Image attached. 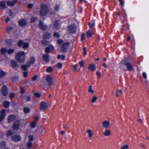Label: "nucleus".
Here are the masks:
<instances>
[{
  "mask_svg": "<svg viewBox=\"0 0 149 149\" xmlns=\"http://www.w3.org/2000/svg\"><path fill=\"white\" fill-rule=\"evenodd\" d=\"M26 54L24 51H21L17 53L15 56V59L20 63L24 62L26 60L25 56Z\"/></svg>",
  "mask_w": 149,
  "mask_h": 149,
  "instance_id": "f257e3e1",
  "label": "nucleus"
},
{
  "mask_svg": "<svg viewBox=\"0 0 149 149\" xmlns=\"http://www.w3.org/2000/svg\"><path fill=\"white\" fill-rule=\"evenodd\" d=\"M123 65H125L126 66L127 70L128 71H132L134 68L133 65L127 62V59L125 58L122 59L120 63L121 67H122Z\"/></svg>",
  "mask_w": 149,
  "mask_h": 149,
  "instance_id": "f03ea898",
  "label": "nucleus"
},
{
  "mask_svg": "<svg viewBox=\"0 0 149 149\" xmlns=\"http://www.w3.org/2000/svg\"><path fill=\"white\" fill-rule=\"evenodd\" d=\"M49 8L45 4L41 5V7L40 11V14L41 16L45 15L48 12Z\"/></svg>",
  "mask_w": 149,
  "mask_h": 149,
  "instance_id": "7ed1b4c3",
  "label": "nucleus"
},
{
  "mask_svg": "<svg viewBox=\"0 0 149 149\" xmlns=\"http://www.w3.org/2000/svg\"><path fill=\"white\" fill-rule=\"evenodd\" d=\"M68 29L69 32L72 33H75L77 30V27L74 24H72L68 25Z\"/></svg>",
  "mask_w": 149,
  "mask_h": 149,
  "instance_id": "20e7f679",
  "label": "nucleus"
},
{
  "mask_svg": "<svg viewBox=\"0 0 149 149\" xmlns=\"http://www.w3.org/2000/svg\"><path fill=\"white\" fill-rule=\"evenodd\" d=\"M69 42H65L63 43L61 46V49L63 52H66L69 47Z\"/></svg>",
  "mask_w": 149,
  "mask_h": 149,
  "instance_id": "39448f33",
  "label": "nucleus"
},
{
  "mask_svg": "<svg viewBox=\"0 0 149 149\" xmlns=\"http://www.w3.org/2000/svg\"><path fill=\"white\" fill-rule=\"evenodd\" d=\"M20 127V121L19 120H16L14 123L13 126V129L15 130L19 129Z\"/></svg>",
  "mask_w": 149,
  "mask_h": 149,
  "instance_id": "423d86ee",
  "label": "nucleus"
},
{
  "mask_svg": "<svg viewBox=\"0 0 149 149\" xmlns=\"http://www.w3.org/2000/svg\"><path fill=\"white\" fill-rule=\"evenodd\" d=\"M46 80L48 83L49 86H51L53 84V81L52 77L50 75H47L46 77Z\"/></svg>",
  "mask_w": 149,
  "mask_h": 149,
  "instance_id": "0eeeda50",
  "label": "nucleus"
},
{
  "mask_svg": "<svg viewBox=\"0 0 149 149\" xmlns=\"http://www.w3.org/2000/svg\"><path fill=\"white\" fill-rule=\"evenodd\" d=\"M39 26L40 29L43 30H45L47 28V26L45 24H44L43 22H42L41 21H40L39 22Z\"/></svg>",
  "mask_w": 149,
  "mask_h": 149,
  "instance_id": "6e6552de",
  "label": "nucleus"
},
{
  "mask_svg": "<svg viewBox=\"0 0 149 149\" xmlns=\"http://www.w3.org/2000/svg\"><path fill=\"white\" fill-rule=\"evenodd\" d=\"M36 59L34 56H32L30 58L29 60L27 62L29 65H30V66L32 64H34L36 62Z\"/></svg>",
  "mask_w": 149,
  "mask_h": 149,
  "instance_id": "1a4fd4ad",
  "label": "nucleus"
},
{
  "mask_svg": "<svg viewBox=\"0 0 149 149\" xmlns=\"http://www.w3.org/2000/svg\"><path fill=\"white\" fill-rule=\"evenodd\" d=\"M6 110L4 109H2L1 111L0 116V122H1L5 116Z\"/></svg>",
  "mask_w": 149,
  "mask_h": 149,
  "instance_id": "9d476101",
  "label": "nucleus"
},
{
  "mask_svg": "<svg viewBox=\"0 0 149 149\" xmlns=\"http://www.w3.org/2000/svg\"><path fill=\"white\" fill-rule=\"evenodd\" d=\"M1 92L2 94L4 96H6L8 94V88L5 85L3 86L2 88Z\"/></svg>",
  "mask_w": 149,
  "mask_h": 149,
  "instance_id": "9b49d317",
  "label": "nucleus"
},
{
  "mask_svg": "<svg viewBox=\"0 0 149 149\" xmlns=\"http://www.w3.org/2000/svg\"><path fill=\"white\" fill-rule=\"evenodd\" d=\"M48 107L46 103L43 102L40 103V110H44Z\"/></svg>",
  "mask_w": 149,
  "mask_h": 149,
  "instance_id": "f8f14e48",
  "label": "nucleus"
},
{
  "mask_svg": "<svg viewBox=\"0 0 149 149\" xmlns=\"http://www.w3.org/2000/svg\"><path fill=\"white\" fill-rule=\"evenodd\" d=\"M12 139L15 142H18L21 140V139L20 136L15 135L11 137Z\"/></svg>",
  "mask_w": 149,
  "mask_h": 149,
  "instance_id": "ddd939ff",
  "label": "nucleus"
},
{
  "mask_svg": "<svg viewBox=\"0 0 149 149\" xmlns=\"http://www.w3.org/2000/svg\"><path fill=\"white\" fill-rule=\"evenodd\" d=\"M103 127L104 128L107 129L110 125V122L108 120H104L102 123Z\"/></svg>",
  "mask_w": 149,
  "mask_h": 149,
  "instance_id": "4468645a",
  "label": "nucleus"
},
{
  "mask_svg": "<svg viewBox=\"0 0 149 149\" xmlns=\"http://www.w3.org/2000/svg\"><path fill=\"white\" fill-rule=\"evenodd\" d=\"M60 20H56L53 23L54 27L56 29H58L60 26Z\"/></svg>",
  "mask_w": 149,
  "mask_h": 149,
  "instance_id": "2eb2a0df",
  "label": "nucleus"
},
{
  "mask_svg": "<svg viewBox=\"0 0 149 149\" xmlns=\"http://www.w3.org/2000/svg\"><path fill=\"white\" fill-rule=\"evenodd\" d=\"M16 116L13 115H10L8 117V120L9 123L14 121L16 119Z\"/></svg>",
  "mask_w": 149,
  "mask_h": 149,
  "instance_id": "dca6fc26",
  "label": "nucleus"
},
{
  "mask_svg": "<svg viewBox=\"0 0 149 149\" xmlns=\"http://www.w3.org/2000/svg\"><path fill=\"white\" fill-rule=\"evenodd\" d=\"M54 49V46L52 45H49L45 48V52L47 53H49L51 51L53 50Z\"/></svg>",
  "mask_w": 149,
  "mask_h": 149,
  "instance_id": "f3484780",
  "label": "nucleus"
},
{
  "mask_svg": "<svg viewBox=\"0 0 149 149\" xmlns=\"http://www.w3.org/2000/svg\"><path fill=\"white\" fill-rule=\"evenodd\" d=\"M42 58L43 60L46 62H49V55L48 54H44L42 56Z\"/></svg>",
  "mask_w": 149,
  "mask_h": 149,
  "instance_id": "a211bd4d",
  "label": "nucleus"
},
{
  "mask_svg": "<svg viewBox=\"0 0 149 149\" xmlns=\"http://www.w3.org/2000/svg\"><path fill=\"white\" fill-rule=\"evenodd\" d=\"M96 68V65L95 64H91L89 65L88 69L91 71H94Z\"/></svg>",
  "mask_w": 149,
  "mask_h": 149,
  "instance_id": "6ab92c4d",
  "label": "nucleus"
},
{
  "mask_svg": "<svg viewBox=\"0 0 149 149\" xmlns=\"http://www.w3.org/2000/svg\"><path fill=\"white\" fill-rule=\"evenodd\" d=\"M19 23L20 26H24L26 25V22L25 20L22 19L19 21Z\"/></svg>",
  "mask_w": 149,
  "mask_h": 149,
  "instance_id": "aec40b11",
  "label": "nucleus"
},
{
  "mask_svg": "<svg viewBox=\"0 0 149 149\" xmlns=\"http://www.w3.org/2000/svg\"><path fill=\"white\" fill-rule=\"evenodd\" d=\"M30 67V65H29L28 63L26 64H24L22 66V68L24 71H26L27 70L28 68Z\"/></svg>",
  "mask_w": 149,
  "mask_h": 149,
  "instance_id": "412c9836",
  "label": "nucleus"
},
{
  "mask_svg": "<svg viewBox=\"0 0 149 149\" xmlns=\"http://www.w3.org/2000/svg\"><path fill=\"white\" fill-rule=\"evenodd\" d=\"M87 133L88 134V136L90 138L92 137L93 135V133L92 130L91 129H89L87 130Z\"/></svg>",
  "mask_w": 149,
  "mask_h": 149,
  "instance_id": "4be33fe9",
  "label": "nucleus"
},
{
  "mask_svg": "<svg viewBox=\"0 0 149 149\" xmlns=\"http://www.w3.org/2000/svg\"><path fill=\"white\" fill-rule=\"evenodd\" d=\"M16 0H14L13 1H7V4L8 5L10 6H14L15 2Z\"/></svg>",
  "mask_w": 149,
  "mask_h": 149,
  "instance_id": "5701e85b",
  "label": "nucleus"
},
{
  "mask_svg": "<svg viewBox=\"0 0 149 149\" xmlns=\"http://www.w3.org/2000/svg\"><path fill=\"white\" fill-rule=\"evenodd\" d=\"M8 50L5 48H2L1 49V52L2 54L3 55H6Z\"/></svg>",
  "mask_w": 149,
  "mask_h": 149,
  "instance_id": "b1692460",
  "label": "nucleus"
},
{
  "mask_svg": "<svg viewBox=\"0 0 149 149\" xmlns=\"http://www.w3.org/2000/svg\"><path fill=\"white\" fill-rule=\"evenodd\" d=\"M111 132V131L107 129H106L104 132V134L105 136H108L110 135Z\"/></svg>",
  "mask_w": 149,
  "mask_h": 149,
  "instance_id": "393cba45",
  "label": "nucleus"
},
{
  "mask_svg": "<svg viewBox=\"0 0 149 149\" xmlns=\"http://www.w3.org/2000/svg\"><path fill=\"white\" fill-rule=\"evenodd\" d=\"M51 34L50 33L46 32L43 35L44 38L45 39H49L51 37Z\"/></svg>",
  "mask_w": 149,
  "mask_h": 149,
  "instance_id": "a878e982",
  "label": "nucleus"
},
{
  "mask_svg": "<svg viewBox=\"0 0 149 149\" xmlns=\"http://www.w3.org/2000/svg\"><path fill=\"white\" fill-rule=\"evenodd\" d=\"M93 34V33L92 31H91V30H88L87 31L86 33V36L88 38L91 37L92 36Z\"/></svg>",
  "mask_w": 149,
  "mask_h": 149,
  "instance_id": "bb28decb",
  "label": "nucleus"
},
{
  "mask_svg": "<svg viewBox=\"0 0 149 149\" xmlns=\"http://www.w3.org/2000/svg\"><path fill=\"white\" fill-rule=\"evenodd\" d=\"M6 147V143L4 141H3L0 144L1 149H5Z\"/></svg>",
  "mask_w": 149,
  "mask_h": 149,
  "instance_id": "cd10ccee",
  "label": "nucleus"
},
{
  "mask_svg": "<svg viewBox=\"0 0 149 149\" xmlns=\"http://www.w3.org/2000/svg\"><path fill=\"white\" fill-rule=\"evenodd\" d=\"M0 6L3 8H6V6L5 1H0Z\"/></svg>",
  "mask_w": 149,
  "mask_h": 149,
  "instance_id": "c85d7f7f",
  "label": "nucleus"
},
{
  "mask_svg": "<svg viewBox=\"0 0 149 149\" xmlns=\"http://www.w3.org/2000/svg\"><path fill=\"white\" fill-rule=\"evenodd\" d=\"M78 65H75L73 66V70L74 72L78 71H79L80 69L79 68H77Z\"/></svg>",
  "mask_w": 149,
  "mask_h": 149,
  "instance_id": "c756f323",
  "label": "nucleus"
},
{
  "mask_svg": "<svg viewBox=\"0 0 149 149\" xmlns=\"http://www.w3.org/2000/svg\"><path fill=\"white\" fill-rule=\"evenodd\" d=\"M10 105V103L9 102L6 101L4 102L3 105L4 107L6 108L9 107Z\"/></svg>",
  "mask_w": 149,
  "mask_h": 149,
  "instance_id": "7c9ffc66",
  "label": "nucleus"
},
{
  "mask_svg": "<svg viewBox=\"0 0 149 149\" xmlns=\"http://www.w3.org/2000/svg\"><path fill=\"white\" fill-rule=\"evenodd\" d=\"M36 125V123L35 121H32L31 122L30 124V127L32 128H34L35 127Z\"/></svg>",
  "mask_w": 149,
  "mask_h": 149,
  "instance_id": "2f4dec72",
  "label": "nucleus"
},
{
  "mask_svg": "<svg viewBox=\"0 0 149 149\" xmlns=\"http://www.w3.org/2000/svg\"><path fill=\"white\" fill-rule=\"evenodd\" d=\"M6 74V73L2 70H0V78L3 77Z\"/></svg>",
  "mask_w": 149,
  "mask_h": 149,
  "instance_id": "473e14b6",
  "label": "nucleus"
},
{
  "mask_svg": "<svg viewBox=\"0 0 149 149\" xmlns=\"http://www.w3.org/2000/svg\"><path fill=\"white\" fill-rule=\"evenodd\" d=\"M97 99V97H96L95 96H94L93 97L91 100L92 103L93 104L95 103L96 102Z\"/></svg>",
  "mask_w": 149,
  "mask_h": 149,
  "instance_id": "72a5a7b5",
  "label": "nucleus"
},
{
  "mask_svg": "<svg viewBox=\"0 0 149 149\" xmlns=\"http://www.w3.org/2000/svg\"><path fill=\"white\" fill-rule=\"evenodd\" d=\"M11 63L12 67L15 68L17 66V62L15 61H11Z\"/></svg>",
  "mask_w": 149,
  "mask_h": 149,
  "instance_id": "f704fd0d",
  "label": "nucleus"
},
{
  "mask_svg": "<svg viewBox=\"0 0 149 149\" xmlns=\"http://www.w3.org/2000/svg\"><path fill=\"white\" fill-rule=\"evenodd\" d=\"M29 46V44L28 42H24L23 44V47L24 49H26L28 48Z\"/></svg>",
  "mask_w": 149,
  "mask_h": 149,
  "instance_id": "c9c22d12",
  "label": "nucleus"
},
{
  "mask_svg": "<svg viewBox=\"0 0 149 149\" xmlns=\"http://www.w3.org/2000/svg\"><path fill=\"white\" fill-rule=\"evenodd\" d=\"M61 4L59 3L56 5L55 7V9L56 10L58 11L61 8Z\"/></svg>",
  "mask_w": 149,
  "mask_h": 149,
  "instance_id": "e433bc0d",
  "label": "nucleus"
},
{
  "mask_svg": "<svg viewBox=\"0 0 149 149\" xmlns=\"http://www.w3.org/2000/svg\"><path fill=\"white\" fill-rule=\"evenodd\" d=\"M13 29V27L11 26H7L6 28L7 31L8 33H9Z\"/></svg>",
  "mask_w": 149,
  "mask_h": 149,
  "instance_id": "4c0bfd02",
  "label": "nucleus"
},
{
  "mask_svg": "<svg viewBox=\"0 0 149 149\" xmlns=\"http://www.w3.org/2000/svg\"><path fill=\"white\" fill-rule=\"evenodd\" d=\"M88 91L91 93H94V90L92 88V86H89V88L88 90Z\"/></svg>",
  "mask_w": 149,
  "mask_h": 149,
  "instance_id": "58836bf2",
  "label": "nucleus"
},
{
  "mask_svg": "<svg viewBox=\"0 0 149 149\" xmlns=\"http://www.w3.org/2000/svg\"><path fill=\"white\" fill-rule=\"evenodd\" d=\"M63 65L61 63H58L55 65L56 67L58 69H61L62 68Z\"/></svg>",
  "mask_w": 149,
  "mask_h": 149,
  "instance_id": "ea45409f",
  "label": "nucleus"
},
{
  "mask_svg": "<svg viewBox=\"0 0 149 149\" xmlns=\"http://www.w3.org/2000/svg\"><path fill=\"white\" fill-rule=\"evenodd\" d=\"M58 58L59 59H62V60H64L65 58V56L64 55H59L58 56Z\"/></svg>",
  "mask_w": 149,
  "mask_h": 149,
  "instance_id": "a19ab883",
  "label": "nucleus"
},
{
  "mask_svg": "<svg viewBox=\"0 0 149 149\" xmlns=\"http://www.w3.org/2000/svg\"><path fill=\"white\" fill-rule=\"evenodd\" d=\"M30 111V109L27 107H25L24 109V111L25 113H28Z\"/></svg>",
  "mask_w": 149,
  "mask_h": 149,
  "instance_id": "79ce46f5",
  "label": "nucleus"
},
{
  "mask_svg": "<svg viewBox=\"0 0 149 149\" xmlns=\"http://www.w3.org/2000/svg\"><path fill=\"white\" fill-rule=\"evenodd\" d=\"M46 71L48 72H51L53 70L52 67L50 66L48 67L46 69Z\"/></svg>",
  "mask_w": 149,
  "mask_h": 149,
  "instance_id": "37998d69",
  "label": "nucleus"
},
{
  "mask_svg": "<svg viewBox=\"0 0 149 149\" xmlns=\"http://www.w3.org/2000/svg\"><path fill=\"white\" fill-rule=\"evenodd\" d=\"M15 51L14 49H10L8 50L7 52L9 54L13 53Z\"/></svg>",
  "mask_w": 149,
  "mask_h": 149,
  "instance_id": "c03bdc74",
  "label": "nucleus"
},
{
  "mask_svg": "<svg viewBox=\"0 0 149 149\" xmlns=\"http://www.w3.org/2000/svg\"><path fill=\"white\" fill-rule=\"evenodd\" d=\"M32 145V141H29L27 143L26 146L29 148L31 147Z\"/></svg>",
  "mask_w": 149,
  "mask_h": 149,
  "instance_id": "a18cd8bd",
  "label": "nucleus"
},
{
  "mask_svg": "<svg viewBox=\"0 0 149 149\" xmlns=\"http://www.w3.org/2000/svg\"><path fill=\"white\" fill-rule=\"evenodd\" d=\"M13 133L12 132V130H10L7 132L6 135L8 136H10L13 134Z\"/></svg>",
  "mask_w": 149,
  "mask_h": 149,
  "instance_id": "49530a36",
  "label": "nucleus"
},
{
  "mask_svg": "<svg viewBox=\"0 0 149 149\" xmlns=\"http://www.w3.org/2000/svg\"><path fill=\"white\" fill-rule=\"evenodd\" d=\"M37 19V18L36 17H32L31 19V23L35 22Z\"/></svg>",
  "mask_w": 149,
  "mask_h": 149,
  "instance_id": "de8ad7c7",
  "label": "nucleus"
},
{
  "mask_svg": "<svg viewBox=\"0 0 149 149\" xmlns=\"http://www.w3.org/2000/svg\"><path fill=\"white\" fill-rule=\"evenodd\" d=\"M12 42V40L10 39H7L6 40V42L8 44H11Z\"/></svg>",
  "mask_w": 149,
  "mask_h": 149,
  "instance_id": "09e8293b",
  "label": "nucleus"
},
{
  "mask_svg": "<svg viewBox=\"0 0 149 149\" xmlns=\"http://www.w3.org/2000/svg\"><path fill=\"white\" fill-rule=\"evenodd\" d=\"M88 25L90 26V27L91 29H93V27L95 25L94 23H88Z\"/></svg>",
  "mask_w": 149,
  "mask_h": 149,
  "instance_id": "8fccbe9b",
  "label": "nucleus"
},
{
  "mask_svg": "<svg viewBox=\"0 0 149 149\" xmlns=\"http://www.w3.org/2000/svg\"><path fill=\"white\" fill-rule=\"evenodd\" d=\"M53 36L55 38H59L60 36L59 34L57 32H55L53 35Z\"/></svg>",
  "mask_w": 149,
  "mask_h": 149,
  "instance_id": "3c124183",
  "label": "nucleus"
},
{
  "mask_svg": "<svg viewBox=\"0 0 149 149\" xmlns=\"http://www.w3.org/2000/svg\"><path fill=\"white\" fill-rule=\"evenodd\" d=\"M84 61H82L79 62V64L80 67H82L84 66Z\"/></svg>",
  "mask_w": 149,
  "mask_h": 149,
  "instance_id": "603ef678",
  "label": "nucleus"
},
{
  "mask_svg": "<svg viewBox=\"0 0 149 149\" xmlns=\"http://www.w3.org/2000/svg\"><path fill=\"white\" fill-rule=\"evenodd\" d=\"M85 34L84 33H83L82 34L81 36V41H83L85 39Z\"/></svg>",
  "mask_w": 149,
  "mask_h": 149,
  "instance_id": "864d4df0",
  "label": "nucleus"
},
{
  "mask_svg": "<svg viewBox=\"0 0 149 149\" xmlns=\"http://www.w3.org/2000/svg\"><path fill=\"white\" fill-rule=\"evenodd\" d=\"M29 141H32L33 140V135H30L29 136Z\"/></svg>",
  "mask_w": 149,
  "mask_h": 149,
  "instance_id": "5fc2aeb1",
  "label": "nucleus"
},
{
  "mask_svg": "<svg viewBox=\"0 0 149 149\" xmlns=\"http://www.w3.org/2000/svg\"><path fill=\"white\" fill-rule=\"evenodd\" d=\"M42 44L44 45H47L48 44L49 42L48 41L45 40H43L42 42Z\"/></svg>",
  "mask_w": 149,
  "mask_h": 149,
  "instance_id": "6e6d98bb",
  "label": "nucleus"
},
{
  "mask_svg": "<svg viewBox=\"0 0 149 149\" xmlns=\"http://www.w3.org/2000/svg\"><path fill=\"white\" fill-rule=\"evenodd\" d=\"M23 42L22 40H20L18 42V45L19 47H21L22 45H23Z\"/></svg>",
  "mask_w": 149,
  "mask_h": 149,
  "instance_id": "4d7b16f0",
  "label": "nucleus"
},
{
  "mask_svg": "<svg viewBox=\"0 0 149 149\" xmlns=\"http://www.w3.org/2000/svg\"><path fill=\"white\" fill-rule=\"evenodd\" d=\"M129 148L127 144L124 145L122 147L121 149H128Z\"/></svg>",
  "mask_w": 149,
  "mask_h": 149,
  "instance_id": "13d9d810",
  "label": "nucleus"
},
{
  "mask_svg": "<svg viewBox=\"0 0 149 149\" xmlns=\"http://www.w3.org/2000/svg\"><path fill=\"white\" fill-rule=\"evenodd\" d=\"M15 94L13 93H11L9 95V97L10 99H12L15 96Z\"/></svg>",
  "mask_w": 149,
  "mask_h": 149,
  "instance_id": "bf43d9fd",
  "label": "nucleus"
},
{
  "mask_svg": "<svg viewBox=\"0 0 149 149\" xmlns=\"http://www.w3.org/2000/svg\"><path fill=\"white\" fill-rule=\"evenodd\" d=\"M20 93H23L25 92L24 89V88L22 87H20Z\"/></svg>",
  "mask_w": 149,
  "mask_h": 149,
  "instance_id": "052dcab7",
  "label": "nucleus"
},
{
  "mask_svg": "<svg viewBox=\"0 0 149 149\" xmlns=\"http://www.w3.org/2000/svg\"><path fill=\"white\" fill-rule=\"evenodd\" d=\"M63 42V40L61 39H59L57 41V43L59 45H61Z\"/></svg>",
  "mask_w": 149,
  "mask_h": 149,
  "instance_id": "680f3d73",
  "label": "nucleus"
},
{
  "mask_svg": "<svg viewBox=\"0 0 149 149\" xmlns=\"http://www.w3.org/2000/svg\"><path fill=\"white\" fill-rule=\"evenodd\" d=\"M34 95L38 97H39L41 96V94L39 93H36L34 94Z\"/></svg>",
  "mask_w": 149,
  "mask_h": 149,
  "instance_id": "e2e57ef3",
  "label": "nucleus"
},
{
  "mask_svg": "<svg viewBox=\"0 0 149 149\" xmlns=\"http://www.w3.org/2000/svg\"><path fill=\"white\" fill-rule=\"evenodd\" d=\"M143 76L144 78H145V79H147V74L145 72H143Z\"/></svg>",
  "mask_w": 149,
  "mask_h": 149,
  "instance_id": "0e129e2a",
  "label": "nucleus"
},
{
  "mask_svg": "<svg viewBox=\"0 0 149 149\" xmlns=\"http://www.w3.org/2000/svg\"><path fill=\"white\" fill-rule=\"evenodd\" d=\"M38 78V76L36 75L34 76L32 78V80L33 81H35Z\"/></svg>",
  "mask_w": 149,
  "mask_h": 149,
  "instance_id": "69168bd1",
  "label": "nucleus"
},
{
  "mask_svg": "<svg viewBox=\"0 0 149 149\" xmlns=\"http://www.w3.org/2000/svg\"><path fill=\"white\" fill-rule=\"evenodd\" d=\"M119 1L121 5L122 6V7H123L124 6V2L123 1V0H119Z\"/></svg>",
  "mask_w": 149,
  "mask_h": 149,
  "instance_id": "338daca9",
  "label": "nucleus"
},
{
  "mask_svg": "<svg viewBox=\"0 0 149 149\" xmlns=\"http://www.w3.org/2000/svg\"><path fill=\"white\" fill-rule=\"evenodd\" d=\"M116 15L117 17H119L120 18L121 14L119 12H116Z\"/></svg>",
  "mask_w": 149,
  "mask_h": 149,
  "instance_id": "774afa93",
  "label": "nucleus"
}]
</instances>
